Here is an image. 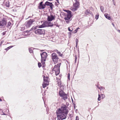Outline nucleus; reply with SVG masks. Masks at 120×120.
<instances>
[{
  "instance_id": "f257e3e1",
  "label": "nucleus",
  "mask_w": 120,
  "mask_h": 120,
  "mask_svg": "<svg viewBox=\"0 0 120 120\" xmlns=\"http://www.w3.org/2000/svg\"><path fill=\"white\" fill-rule=\"evenodd\" d=\"M60 109L59 110H57L56 114L57 119L58 120H63L65 119L67 117L68 112L64 113L60 112Z\"/></svg>"
},
{
  "instance_id": "f03ea898",
  "label": "nucleus",
  "mask_w": 120,
  "mask_h": 120,
  "mask_svg": "<svg viewBox=\"0 0 120 120\" xmlns=\"http://www.w3.org/2000/svg\"><path fill=\"white\" fill-rule=\"evenodd\" d=\"M59 96L62 98V99L64 100H65L68 98V97L66 94L61 89H60L59 92Z\"/></svg>"
},
{
  "instance_id": "7ed1b4c3",
  "label": "nucleus",
  "mask_w": 120,
  "mask_h": 120,
  "mask_svg": "<svg viewBox=\"0 0 120 120\" xmlns=\"http://www.w3.org/2000/svg\"><path fill=\"white\" fill-rule=\"evenodd\" d=\"M35 33L36 34L39 35H44L45 34V30L44 29H37L35 30Z\"/></svg>"
},
{
  "instance_id": "20e7f679",
  "label": "nucleus",
  "mask_w": 120,
  "mask_h": 120,
  "mask_svg": "<svg viewBox=\"0 0 120 120\" xmlns=\"http://www.w3.org/2000/svg\"><path fill=\"white\" fill-rule=\"evenodd\" d=\"M67 106L65 105H64L63 106H62L61 108H59L57 110H59L60 109V112L66 113L67 112L68 113V110L67 109Z\"/></svg>"
},
{
  "instance_id": "39448f33",
  "label": "nucleus",
  "mask_w": 120,
  "mask_h": 120,
  "mask_svg": "<svg viewBox=\"0 0 120 120\" xmlns=\"http://www.w3.org/2000/svg\"><path fill=\"white\" fill-rule=\"evenodd\" d=\"M35 21L33 19H30L25 23V25L27 28L29 27Z\"/></svg>"
},
{
  "instance_id": "423d86ee",
  "label": "nucleus",
  "mask_w": 120,
  "mask_h": 120,
  "mask_svg": "<svg viewBox=\"0 0 120 120\" xmlns=\"http://www.w3.org/2000/svg\"><path fill=\"white\" fill-rule=\"evenodd\" d=\"M41 60L45 61L48 56L47 53L45 52H42L41 53Z\"/></svg>"
},
{
  "instance_id": "0eeeda50",
  "label": "nucleus",
  "mask_w": 120,
  "mask_h": 120,
  "mask_svg": "<svg viewBox=\"0 0 120 120\" xmlns=\"http://www.w3.org/2000/svg\"><path fill=\"white\" fill-rule=\"evenodd\" d=\"M51 57L53 61H57L59 59V58L56 54L54 52L52 54Z\"/></svg>"
},
{
  "instance_id": "6e6552de",
  "label": "nucleus",
  "mask_w": 120,
  "mask_h": 120,
  "mask_svg": "<svg viewBox=\"0 0 120 120\" xmlns=\"http://www.w3.org/2000/svg\"><path fill=\"white\" fill-rule=\"evenodd\" d=\"M6 19L5 18H3L1 21L0 20V26H5L7 24Z\"/></svg>"
},
{
  "instance_id": "1a4fd4ad",
  "label": "nucleus",
  "mask_w": 120,
  "mask_h": 120,
  "mask_svg": "<svg viewBox=\"0 0 120 120\" xmlns=\"http://www.w3.org/2000/svg\"><path fill=\"white\" fill-rule=\"evenodd\" d=\"M55 15H52L51 14L50 16L49 15L47 16V20L48 22H51L55 19Z\"/></svg>"
},
{
  "instance_id": "9d476101",
  "label": "nucleus",
  "mask_w": 120,
  "mask_h": 120,
  "mask_svg": "<svg viewBox=\"0 0 120 120\" xmlns=\"http://www.w3.org/2000/svg\"><path fill=\"white\" fill-rule=\"evenodd\" d=\"M44 23H43L41 25L37 26H35V27H33L31 28V30L34 29V30H35L37 29H39L38 28H41L46 27L45 25L44 24Z\"/></svg>"
},
{
  "instance_id": "9b49d317",
  "label": "nucleus",
  "mask_w": 120,
  "mask_h": 120,
  "mask_svg": "<svg viewBox=\"0 0 120 120\" xmlns=\"http://www.w3.org/2000/svg\"><path fill=\"white\" fill-rule=\"evenodd\" d=\"M45 6H49L51 10H52L54 6L52 3L48 1H46L45 3Z\"/></svg>"
},
{
  "instance_id": "f8f14e48",
  "label": "nucleus",
  "mask_w": 120,
  "mask_h": 120,
  "mask_svg": "<svg viewBox=\"0 0 120 120\" xmlns=\"http://www.w3.org/2000/svg\"><path fill=\"white\" fill-rule=\"evenodd\" d=\"M72 16V13L68 14L67 16L64 18V19L65 21L70 20Z\"/></svg>"
},
{
  "instance_id": "ddd939ff",
  "label": "nucleus",
  "mask_w": 120,
  "mask_h": 120,
  "mask_svg": "<svg viewBox=\"0 0 120 120\" xmlns=\"http://www.w3.org/2000/svg\"><path fill=\"white\" fill-rule=\"evenodd\" d=\"M43 2L41 1L39 4L38 8L39 9H44L45 8V4H43Z\"/></svg>"
},
{
  "instance_id": "4468645a",
  "label": "nucleus",
  "mask_w": 120,
  "mask_h": 120,
  "mask_svg": "<svg viewBox=\"0 0 120 120\" xmlns=\"http://www.w3.org/2000/svg\"><path fill=\"white\" fill-rule=\"evenodd\" d=\"M61 64V63H60L56 65H55L54 68L52 69V71H56V70H60V68Z\"/></svg>"
},
{
  "instance_id": "2eb2a0df",
  "label": "nucleus",
  "mask_w": 120,
  "mask_h": 120,
  "mask_svg": "<svg viewBox=\"0 0 120 120\" xmlns=\"http://www.w3.org/2000/svg\"><path fill=\"white\" fill-rule=\"evenodd\" d=\"M75 2L73 4L74 8H75L78 9L79 8V3L78 1L77 0H75Z\"/></svg>"
},
{
  "instance_id": "dca6fc26",
  "label": "nucleus",
  "mask_w": 120,
  "mask_h": 120,
  "mask_svg": "<svg viewBox=\"0 0 120 120\" xmlns=\"http://www.w3.org/2000/svg\"><path fill=\"white\" fill-rule=\"evenodd\" d=\"M46 22V24L47 25V26H46V27H52L53 26V25L52 23L51 22Z\"/></svg>"
},
{
  "instance_id": "f3484780",
  "label": "nucleus",
  "mask_w": 120,
  "mask_h": 120,
  "mask_svg": "<svg viewBox=\"0 0 120 120\" xmlns=\"http://www.w3.org/2000/svg\"><path fill=\"white\" fill-rule=\"evenodd\" d=\"M43 77L44 81L46 83L48 82V80L49 77L47 76L45 77V76L44 75H43Z\"/></svg>"
},
{
  "instance_id": "a211bd4d",
  "label": "nucleus",
  "mask_w": 120,
  "mask_h": 120,
  "mask_svg": "<svg viewBox=\"0 0 120 120\" xmlns=\"http://www.w3.org/2000/svg\"><path fill=\"white\" fill-rule=\"evenodd\" d=\"M104 15L105 17V18L109 20H110L111 19V18L109 16V15L107 13H105V14Z\"/></svg>"
},
{
  "instance_id": "6ab92c4d",
  "label": "nucleus",
  "mask_w": 120,
  "mask_h": 120,
  "mask_svg": "<svg viewBox=\"0 0 120 120\" xmlns=\"http://www.w3.org/2000/svg\"><path fill=\"white\" fill-rule=\"evenodd\" d=\"M5 5L7 7H9L10 5V2L8 1H7L5 3Z\"/></svg>"
},
{
  "instance_id": "aec40b11",
  "label": "nucleus",
  "mask_w": 120,
  "mask_h": 120,
  "mask_svg": "<svg viewBox=\"0 0 120 120\" xmlns=\"http://www.w3.org/2000/svg\"><path fill=\"white\" fill-rule=\"evenodd\" d=\"M55 71L56 75L57 76L60 73V70H56V71Z\"/></svg>"
},
{
  "instance_id": "412c9836",
  "label": "nucleus",
  "mask_w": 120,
  "mask_h": 120,
  "mask_svg": "<svg viewBox=\"0 0 120 120\" xmlns=\"http://www.w3.org/2000/svg\"><path fill=\"white\" fill-rule=\"evenodd\" d=\"M48 85V84L47 83H45L43 82L42 84V86L43 88H45Z\"/></svg>"
},
{
  "instance_id": "4be33fe9",
  "label": "nucleus",
  "mask_w": 120,
  "mask_h": 120,
  "mask_svg": "<svg viewBox=\"0 0 120 120\" xmlns=\"http://www.w3.org/2000/svg\"><path fill=\"white\" fill-rule=\"evenodd\" d=\"M29 52L30 53H33V49L32 48H29L28 49Z\"/></svg>"
},
{
  "instance_id": "5701e85b",
  "label": "nucleus",
  "mask_w": 120,
  "mask_h": 120,
  "mask_svg": "<svg viewBox=\"0 0 120 120\" xmlns=\"http://www.w3.org/2000/svg\"><path fill=\"white\" fill-rule=\"evenodd\" d=\"M41 62L42 64V67H44L45 66V62L44 61L41 60Z\"/></svg>"
},
{
  "instance_id": "b1692460",
  "label": "nucleus",
  "mask_w": 120,
  "mask_h": 120,
  "mask_svg": "<svg viewBox=\"0 0 120 120\" xmlns=\"http://www.w3.org/2000/svg\"><path fill=\"white\" fill-rule=\"evenodd\" d=\"M14 46H9L7 48L5 49V50H6L7 51L9 49H11V48L12 47Z\"/></svg>"
},
{
  "instance_id": "393cba45",
  "label": "nucleus",
  "mask_w": 120,
  "mask_h": 120,
  "mask_svg": "<svg viewBox=\"0 0 120 120\" xmlns=\"http://www.w3.org/2000/svg\"><path fill=\"white\" fill-rule=\"evenodd\" d=\"M64 11L67 13V14L70 13H71L72 12L68 10H64Z\"/></svg>"
},
{
  "instance_id": "a878e982",
  "label": "nucleus",
  "mask_w": 120,
  "mask_h": 120,
  "mask_svg": "<svg viewBox=\"0 0 120 120\" xmlns=\"http://www.w3.org/2000/svg\"><path fill=\"white\" fill-rule=\"evenodd\" d=\"M79 29V28H77L74 31V32H73V33L75 34L78 31V29Z\"/></svg>"
},
{
  "instance_id": "bb28decb",
  "label": "nucleus",
  "mask_w": 120,
  "mask_h": 120,
  "mask_svg": "<svg viewBox=\"0 0 120 120\" xmlns=\"http://www.w3.org/2000/svg\"><path fill=\"white\" fill-rule=\"evenodd\" d=\"M77 9L75 8H71V10L72 11H74L77 10Z\"/></svg>"
},
{
  "instance_id": "cd10ccee",
  "label": "nucleus",
  "mask_w": 120,
  "mask_h": 120,
  "mask_svg": "<svg viewBox=\"0 0 120 120\" xmlns=\"http://www.w3.org/2000/svg\"><path fill=\"white\" fill-rule=\"evenodd\" d=\"M100 8L101 9V12H103L104 11V8L103 6H100Z\"/></svg>"
},
{
  "instance_id": "c85d7f7f",
  "label": "nucleus",
  "mask_w": 120,
  "mask_h": 120,
  "mask_svg": "<svg viewBox=\"0 0 120 120\" xmlns=\"http://www.w3.org/2000/svg\"><path fill=\"white\" fill-rule=\"evenodd\" d=\"M105 88L104 87H103L102 86H101L100 88H99V89L101 91L102 90H104L105 89Z\"/></svg>"
},
{
  "instance_id": "c756f323",
  "label": "nucleus",
  "mask_w": 120,
  "mask_h": 120,
  "mask_svg": "<svg viewBox=\"0 0 120 120\" xmlns=\"http://www.w3.org/2000/svg\"><path fill=\"white\" fill-rule=\"evenodd\" d=\"M99 15L97 14L95 16V18L96 19H98L99 18Z\"/></svg>"
},
{
  "instance_id": "7c9ffc66",
  "label": "nucleus",
  "mask_w": 120,
  "mask_h": 120,
  "mask_svg": "<svg viewBox=\"0 0 120 120\" xmlns=\"http://www.w3.org/2000/svg\"><path fill=\"white\" fill-rule=\"evenodd\" d=\"M101 95H100L99 94H98V101H100L101 100Z\"/></svg>"
},
{
  "instance_id": "2f4dec72",
  "label": "nucleus",
  "mask_w": 120,
  "mask_h": 120,
  "mask_svg": "<svg viewBox=\"0 0 120 120\" xmlns=\"http://www.w3.org/2000/svg\"><path fill=\"white\" fill-rule=\"evenodd\" d=\"M11 23L10 22H9L8 23V27L9 26H11Z\"/></svg>"
},
{
  "instance_id": "473e14b6",
  "label": "nucleus",
  "mask_w": 120,
  "mask_h": 120,
  "mask_svg": "<svg viewBox=\"0 0 120 120\" xmlns=\"http://www.w3.org/2000/svg\"><path fill=\"white\" fill-rule=\"evenodd\" d=\"M38 67L39 68H40L42 66V65L41 63L40 62H38Z\"/></svg>"
},
{
  "instance_id": "72a5a7b5",
  "label": "nucleus",
  "mask_w": 120,
  "mask_h": 120,
  "mask_svg": "<svg viewBox=\"0 0 120 120\" xmlns=\"http://www.w3.org/2000/svg\"><path fill=\"white\" fill-rule=\"evenodd\" d=\"M85 13L86 15H88L90 13L89 12L88 10H87L85 12Z\"/></svg>"
},
{
  "instance_id": "f704fd0d",
  "label": "nucleus",
  "mask_w": 120,
  "mask_h": 120,
  "mask_svg": "<svg viewBox=\"0 0 120 120\" xmlns=\"http://www.w3.org/2000/svg\"><path fill=\"white\" fill-rule=\"evenodd\" d=\"M31 29H30V30H27V31H25V33H28L29 32H30V31H31V30H32V31H34V29H33V30H31Z\"/></svg>"
},
{
  "instance_id": "c9c22d12",
  "label": "nucleus",
  "mask_w": 120,
  "mask_h": 120,
  "mask_svg": "<svg viewBox=\"0 0 120 120\" xmlns=\"http://www.w3.org/2000/svg\"><path fill=\"white\" fill-rule=\"evenodd\" d=\"M70 74L69 73H68V78L69 80H70Z\"/></svg>"
},
{
  "instance_id": "e433bc0d",
  "label": "nucleus",
  "mask_w": 120,
  "mask_h": 120,
  "mask_svg": "<svg viewBox=\"0 0 120 120\" xmlns=\"http://www.w3.org/2000/svg\"><path fill=\"white\" fill-rule=\"evenodd\" d=\"M58 55L59 56H62L63 55V54H61L60 52H59L58 53Z\"/></svg>"
},
{
  "instance_id": "4c0bfd02",
  "label": "nucleus",
  "mask_w": 120,
  "mask_h": 120,
  "mask_svg": "<svg viewBox=\"0 0 120 120\" xmlns=\"http://www.w3.org/2000/svg\"><path fill=\"white\" fill-rule=\"evenodd\" d=\"M59 4H58L57 3V2H55V5L57 7H58V5Z\"/></svg>"
},
{
  "instance_id": "58836bf2",
  "label": "nucleus",
  "mask_w": 120,
  "mask_h": 120,
  "mask_svg": "<svg viewBox=\"0 0 120 120\" xmlns=\"http://www.w3.org/2000/svg\"><path fill=\"white\" fill-rule=\"evenodd\" d=\"M53 26L55 25L57 27H59V26L58 25V24L57 23H56V24H53Z\"/></svg>"
},
{
  "instance_id": "ea45409f",
  "label": "nucleus",
  "mask_w": 120,
  "mask_h": 120,
  "mask_svg": "<svg viewBox=\"0 0 120 120\" xmlns=\"http://www.w3.org/2000/svg\"><path fill=\"white\" fill-rule=\"evenodd\" d=\"M71 29L72 30H71V29H70V28L69 27L68 28V30L70 31V32H72V30H73V29H72V28H71Z\"/></svg>"
},
{
  "instance_id": "a19ab883",
  "label": "nucleus",
  "mask_w": 120,
  "mask_h": 120,
  "mask_svg": "<svg viewBox=\"0 0 120 120\" xmlns=\"http://www.w3.org/2000/svg\"><path fill=\"white\" fill-rule=\"evenodd\" d=\"M75 41H76V44H78V39L76 38L75 39Z\"/></svg>"
},
{
  "instance_id": "79ce46f5",
  "label": "nucleus",
  "mask_w": 120,
  "mask_h": 120,
  "mask_svg": "<svg viewBox=\"0 0 120 120\" xmlns=\"http://www.w3.org/2000/svg\"><path fill=\"white\" fill-rule=\"evenodd\" d=\"M102 95V98H104L105 97V95L103 94H101Z\"/></svg>"
},
{
  "instance_id": "37998d69",
  "label": "nucleus",
  "mask_w": 120,
  "mask_h": 120,
  "mask_svg": "<svg viewBox=\"0 0 120 120\" xmlns=\"http://www.w3.org/2000/svg\"><path fill=\"white\" fill-rule=\"evenodd\" d=\"M75 63L76 62V60L77 59V56H75Z\"/></svg>"
},
{
  "instance_id": "c03bdc74",
  "label": "nucleus",
  "mask_w": 120,
  "mask_h": 120,
  "mask_svg": "<svg viewBox=\"0 0 120 120\" xmlns=\"http://www.w3.org/2000/svg\"><path fill=\"white\" fill-rule=\"evenodd\" d=\"M71 20V19L70 20H67V21H66V22L67 23H69V22Z\"/></svg>"
},
{
  "instance_id": "a18cd8bd",
  "label": "nucleus",
  "mask_w": 120,
  "mask_h": 120,
  "mask_svg": "<svg viewBox=\"0 0 120 120\" xmlns=\"http://www.w3.org/2000/svg\"><path fill=\"white\" fill-rule=\"evenodd\" d=\"M55 52H56L58 54V52H59L60 51H59L57 50L56 49L55 50Z\"/></svg>"
},
{
  "instance_id": "49530a36",
  "label": "nucleus",
  "mask_w": 120,
  "mask_h": 120,
  "mask_svg": "<svg viewBox=\"0 0 120 120\" xmlns=\"http://www.w3.org/2000/svg\"><path fill=\"white\" fill-rule=\"evenodd\" d=\"M79 120V117L78 116H77L76 117L75 120Z\"/></svg>"
},
{
  "instance_id": "de8ad7c7",
  "label": "nucleus",
  "mask_w": 120,
  "mask_h": 120,
  "mask_svg": "<svg viewBox=\"0 0 120 120\" xmlns=\"http://www.w3.org/2000/svg\"><path fill=\"white\" fill-rule=\"evenodd\" d=\"M6 31L4 32L2 34L3 35H4L6 34Z\"/></svg>"
},
{
  "instance_id": "09e8293b",
  "label": "nucleus",
  "mask_w": 120,
  "mask_h": 120,
  "mask_svg": "<svg viewBox=\"0 0 120 120\" xmlns=\"http://www.w3.org/2000/svg\"><path fill=\"white\" fill-rule=\"evenodd\" d=\"M96 85V86L97 87V88H98L99 89V88H100V87H99L98 85Z\"/></svg>"
},
{
  "instance_id": "8fccbe9b",
  "label": "nucleus",
  "mask_w": 120,
  "mask_h": 120,
  "mask_svg": "<svg viewBox=\"0 0 120 120\" xmlns=\"http://www.w3.org/2000/svg\"><path fill=\"white\" fill-rule=\"evenodd\" d=\"M56 1L57 2V3L58 4H60V3H59V0H56Z\"/></svg>"
},
{
  "instance_id": "3c124183",
  "label": "nucleus",
  "mask_w": 120,
  "mask_h": 120,
  "mask_svg": "<svg viewBox=\"0 0 120 120\" xmlns=\"http://www.w3.org/2000/svg\"><path fill=\"white\" fill-rule=\"evenodd\" d=\"M74 109H75V106H76V105L75 104H74Z\"/></svg>"
},
{
  "instance_id": "603ef678",
  "label": "nucleus",
  "mask_w": 120,
  "mask_h": 120,
  "mask_svg": "<svg viewBox=\"0 0 120 120\" xmlns=\"http://www.w3.org/2000/svg\"><path fill=\"white\" fill-rule=\"evenodd\" d=\"M112 25L113 26H114V27H115V25L113 23H112Z\"/></svg>"
},
{
  "instance_id": "864d4df0",
  "label": "nucleus",
  "mask_w": 120,
  "mask_h": 120,
  "mask_svg": "<svg viewBox=\"0 0 120 120\" xmlns=\"http://www.w3.org/2000/svg\"><path fill=\"white\" fill-rule=\"evenodd\" d=\"M69 116L70 117V118L71 117V114H70L69 115Z\"/></svg>"
},
{
  "instance_id": "5fc2aeb1",
  "label": "nucleus",
  "mask_w": 120,
  "mask_h": 120,
  "mask_svg": "<svg viewBox=\"0 0 120 120\" xmlns=\"http://www.w3.org/2000/svg\"><path fill=\"white\" fill-rule=\"evenodd\" d=\"M71 100H72V103H73V102H74L73 100V99L72 98H71Z\"/></svg>"
},
{
  "instance_id": "6e6d98bb",
  "label": "nucleus",
  "mask_w": 120,
  "mask_h": 120,
  "mask_svg": "<svg viewBox=\"0 0 120 120\" xmlns=\"http://www.w3.org/2000/svg\"><path fill=\"white\" fill-rule=\"evenodd\" d=\"M78 44H76V45L75 46L76 48H77V47Z\"/></svg>"
},
{
  "instance_id": "4d7b16f0",
  "label": "nucleus",
  "mask_w": 120,
  "mask_h": 120,
  "mask_svg": "<svg viewBox=\"0 0 120 120\" xmlns=\"http://www.w3.org/2000/svg\"><path fill=\"white\" fill-rule=\"evenodd\" d=\"M32 17V16H30L28 17V18H31Z\"/></svg>"
},
{
  "instance_id": "13d9d810",
  "label": "nucleus",
  "mask_w": 120,
  "mask_h": 120,
  "mask_svg": "<svg viewBox=\"0 0 120 120\" xmlns=\"http://www.w3.org/2000/svg\"><path fill=\"white\" fill-rule=\"evenodd\" d=\"M58 85H60L61 84V83L60 82H58Z\"/></svg>"
},
{
  "instance_id": "bf43d9fd",
  "label": "nucleus",
  "mask_w": 120,
  "mask_h": 120,
  "mask_svg": "<svg viewBox=\"0 0 120 120\" xmlns=\"http://www.w3.org/2000/svg\"><path fill=\"white\" fill-rule=\"evenodd\" d=\"M118 31L119 33H120V30H117Z\"/></svg>"
},
{
  "instance_id": "052dcab7",
  "label": "nucleus",
  "mask_w": 120,
  "mask_h": 120,
  "mask_svg": "<svg viewBox=\"0 0 120 120\" xmlns=\"http://www.w3.org/2000/svg\"><path fill=\"white\" fill-rule=\"evenodd\" d=\"M68 33L70 35H71V32H69Z\"/></svg>"
},
{
  "instance_id": "680f3d73",
  "label": "nucleus",
  "mask_w": 120,
  "mask_h": 120,
  "mask_svg": "<svg viewBox=\"0 0 120 120\" xmlns=\"http://www.w3.org/2000/svg\"><path fill=\"white\" fill-rule=\"evenodd\" d=\"M113 3L114 4V5H115V4L114 3V2H113Z\"/></svg>"
},
{
  "instance_id": "e2e57ef3",
  "label": "nucleus",
  "mask_w": 120,
  "mask_h": 120,
  "mask_svg": "<svg viewBox=\"0 0 120 120\" xmlns=\"http://www.w3.org/2000/svg\"><path fill=\"white\" fill-rule=\"evenodd\" d=\"M2 101V100L0 98V101Z\"/></svg>"
},
{
  "instance_id": "0e129e2a",
  "label": "nucleus",
  "mask_w": 120,
  "mask_h": 120,
  "mask_svg": "<svg viewBox=\"0 0 120 120\" xmlns=\"http://www.w3.org/2000/svg\"><path fill=\"white\" fill-rule=\"evenodd\" d=\"M114 0H112V1L113 2H114Z\"/></svg>"
},
{
  "instance_id": "69168bd1",
  "label": "nucleus",
  "mask_w": 120,
  "mask_h": 120,
  "mask_svg": "<svg viewBox=\"0 0 120 120\" xmlns=\"http://www.w3.org/2000/svg\"><path fill=\"white\" fill-rule=\"evenodd\" d=\"M3 114L4 115H6V114L5 113H3Z\"/></svg>"
},
{
  "instance_id": "338daca9",
  "label": "nucleus",
  "mask_w": 120,
  "mask_h": 120,
  "mask_svg": "<svg viewBox=\"0 0 120 120\" xmlns=\"http://www.w3.org/2000/svg\"><path fill=\"white\" fill-rule=\"evenodd\" d=\"M72 103L73 105L74 104H75V102H73V103Z\"/></svg>"
},
{
  "instance_id": "774afa93",
  "label": "nucleus",
  "mask_w": 120,
  "mask_h": 120,
  "mask_svg": "<svg viewBox=\"0 0 120 120\" xmlns=\"http://www.w3.org/2000/svg\"><path fill=\"white\" fill-rule=\"evenodd\" d=\"M56 23H57V22H54V24H56Z\"/></svg>"
}]
</instances>
